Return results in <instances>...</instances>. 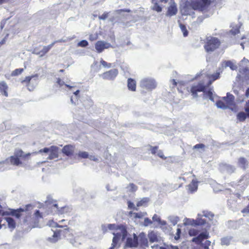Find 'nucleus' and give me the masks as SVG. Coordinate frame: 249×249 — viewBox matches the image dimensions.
I'll return each instance as SVG.
<instances>
[{
    "mask_svg": "<svg viewBox=\"0 0 249 249\" xmlns=\"http://www.w3.org/2000/svg\"><path fill=\"white\" fill-rule=\"evenodd\" d=\"M219 73L216 72V73L210 75H205L203 77L205 78L206 80H208V83L205 84L204 81L200 82L196 85H193L191 89V92L194 97H197L198 92L203 91L204 98H209L210 100L214 102V99L213 96V93L211 91H209L207 92L204 91V89L206 87L209 86L211 84L212 81L217 79L219 77Z\"/></svg>",
    "mask_w": 249,
    "mask_h": 249,
    "instance_id": "obj_1",
    "label": "nucleus"
},
{
    "mask_svg": "<svg viewBox=\"0 0 249 249\" xmlns=\"http://www.w3.org/2000/svg\"><path fill=\"white\" fill-rule=\"evenodd\" d=\"M114 237L112 239L111 246L108 249H117L120 247V241H123L127 235V231L123 226H120L113 232Z\"/></svg>",
    "mask_w": 249,
    "mask_h": 249,
    "instance_id": "obj_2",
    "label": "nucleus"
},
{
    "mask_svg": "<svg viewBox=\"0 0 249 249\" xmlns=\"http://www.w3.org/2000/svg\"><path fill=\"white\" fill-rule=\"evenodd\" d=\"M30 155V153L24 154L22 150L16 149L14 155L11 156L7 160H8V163L10 162L13 165L23 166V163L21 160H26Z\"/></svg>",
    "mask_w": 249,
    "mask_h": 249,
    "instance_id": "obj_3",
    "label": "nucleus"
},
{
    "mask_svg": "<svg viewBox=\"0 0 249 249\" xmlns=\"http://www.w3.org/2000/svg\"><path fill=\"white\" fill-rule=\"evenodd\" d=\"M157 83L155 80L151 77H145L142 78L140 83L141 88L144 90L147 91H151L157 87Z\"/></svg>",
    "mask_w": 249,
    "mask_h": 249,
    "instance_id": "obj_4",
    "label": "nucleus"
},
{
    "mask_svg": "<svg viewBox=\"0 0 249 249\" xmlns=\"http://www.w3.org/2000/svg\"><path fill=\"white\" fill-rule=\"evenodd\" d=\"M209 236V232L205 231L199 233L198 236L197 237L193 238L192 241L197 244L201 243L202 246L204 248V249H209V246L210 245L211 242L209 240H206L205 243H202V241L204 239L208 238Z\"/></svg>",
    "mask_w": 249,
    "mask_h": 249,
    "instance_id": "obj_5",
    "label": "nucleus"
},
{
    "mask_svg": "<svg viewBox=\"0 0 249 249\" xmlns=\"http://www.w3.org/2000/svg\"><path fill=\"white\" fill-rule=\"evenodd\" d=\"M207 40L204 48L208 53L214 51L220 45V41L217 38L210 37L207 38Z\"/></svg>",
    "mask_w": 249,
    "mask_h": 249,
    "instance_id": "obj_6",
    "label": "nucleus"
},
{
    "mask_svg": "<svg viewBox=\"0 0 249 249\" xmlns=\"http://www.w3.org/2000/svg\"><path fill=\"white\" fill-rule=\"evenodd\" d=\"M58 150L59 148L58 147L56 146H51L49 148L45 147L42 149H40L37 152V153H42L43 152L45 153H49V156L47 159L53 160L58 157Z\"/></svg>",
    "mask_w": 249,
    "mask_h": 249,
    "instance_id": "obj_7",
    "label": "nucleus"
},
{
    "mask_svg": "<svg viewBox=\"0 0 249 249\" xmlns=\"http://www.w3.org/2000/svg\"><path fill=\"white\" fill-rule=\"evenodd\" d=\"M196 4L194 2L190 3L186 2L181 9V13L184 15H191L194 13V10H197L195 8Z\"/></svg>",
    "mask_w": 249,
    "mask_h": 249,
    "instance_id": "obj_8",
    "label": "nucleus"
},
{
    "mask_svg": "<svg viewBox=\"0 0 249 249\" xmlns=\"http://www.w3.org/2000/svg\"><path fill=\"white\" fill-rule=\"evenodd\" d=\"M118 73V70L114 69L103 73L100 76L105 80H112L117 76Z\"/></svg>",
    "mask_w": 249,
    "mask_h": 249,
    "instance_id": "obj_9",
    "label": "nucleus"
},
{
    "mask_svg": "<svg viewBox=\"0 0 249 249\" xmlns=\"http://www.w3.org/2000/svg\"><path fill=\"white\" fill-rule=\"evenodd\" d=\"M169 6L167 8V11L166 16L168 17H172L177 14L178 12L177 5L174 0H171L169 3Z\"/></svg>",
    "mask_w": 249,
    "mask_h": 249,
    "instance_id": "obj_10",
    "label": "nucleus"
},
{
    "mask_svg": "<svg viewBox=\"0 0 249 249\" xmlns=\"http://www.w3.org/2000/svg\"><path fill=\"white\" fill-rule=\"evenodd\" d=\"M211 0H200L194 2L196 4L195 8H196L197 10L203 11L211 4Z\"/></svg>",
    "mask_w": 249,
    "mask_h": 249,
    "instance_id": "obj_11",
    "label": "nucleus"
},
{
    "mask_svg": "<svg viewBox=\"0 0 249 249\" xmlns=\"http://www.w3.org/2000/svg\"><path fill=\"white\" fill-rule=\"evenodd\" d=\"M111 45L104 41H98L95 44V48L98 53H101L105 49L109 48Z\"/></svg>",
    "mask_w": 249,
    "mask_h": 249,
    "instance_id": "obj_12",
    "label": "nucleus"
},
{
    "mask_svg": "<svg viewBox=\"0 0 249 249\" xmlns=\"http://www.w3.org/2000/svg\"><path fill=\"white\" fill-rule=\"evenodd\" d=\"M138 245V238L135 234H133V237H128L125 243L126 248L136 247Z\"/></svg>",
    "mask_w": 249,
    "mask_h": 249,
    "instance_id": "obj_13",
    "label": "nucleus"
},
{
    "mask_svg": "<svg viewBox=\"0 0 249 249\" xmlns=\"http://www.w3.org/2000/svg\"><path fill=\"white\" fill-rule=\"evenodd\" d=\"M168 0H152L153 6L152 9L158 12H160L162 11V7L159 4L160 3H166Z\"/></svg>",
    "mask_w": 249,
    "mask_h": 249,
    "instance_id": "obj_14",
    "label": "nucleus"
},
{
    "mask_svg": "<svg viewBox=\"0 0 249 249\" xmlns=\"http://www.w3.org/2000/svg\"><path fill=\"white\" fill-rule=\"evenodd\" d=\"M74 147L71 145H67L64 146L62 150V153L67 156H71L74 152Z\"/></svg>",
    "mask_w": 249,
    "mask_h": 249,
    "instance_id": "obj_15",
    "label": "nucleus"
},
{
    "mask_svg": "<svg viewBox=\"0 0 249 249\" xmlns=\"http://www.w3.org/2000/svg\"><path fill=\"white\" fill-rule=\"evenodd\" d=\"M223 99L226 102V104L230 107L234 104V97L232 94L228 93L227 96L223 98Z\"/></svg>",
    "mask_w": 249,
    "mask_h": 249,
    "instance_id": "obj_16",
    "label": "nucleus"
},
{
    "mask_svg": "<svg viewBox=\"0 0 249 249\" xmlns=\"http://www.w3.org/2000/svg\"><path fill=\"white\" fill-rule=\"evenodd\" d=\"M197 181L195 179H192L191 183L187 186L189 191L191 193L196 191L197 189Z\"/></svg>",
    "mask_w": 249,
    "mask_h": 249,
    "instance_id": "obj_17",
    "label": "nucleus"
},
{
    "mask_svg": "<svg viewBox=\"0 0 249 249\" xmlns=\"http://www.w3.org/2000/svg\"><path fill=\"white\" fill-rule=\"evenodd\" d=\"M138 241H139L141 245L147 246L148 241L146 237V235L144 233H141L138 236Z\"/></svg>",
    "mask_w": 249,
    "mask_h": 249,
    "instance_id": "obj_18",
    "label": "nucleus"
},
{
    "mask_svg": "<svg viewBox=\"0 0 249 249\" xmlns=\"http://www.w3.org/2000/svg\"><path fill=\"white\" fill-rule=\"evenodd\" d=\"M53 206L56 208L58 211L59 212V213L61 214L70 212L71 210V209L68 206L61 207L60 209H59V208L58 207L57 204H53Z\"/></svg>",
    "mask_w": 249,
    "mask_h": 249,
    "instance_id": "obj_19",
    "label": "nucleus"
},
{
    "mask_svg": "<svg viewBox=\"0 0 249 249\" xmlns=\"http://www.w3.org/2000/svg\"><path fill=\"white\" fill-rule=\"evenodd\" d=\"M54 43H52L50 45L47 46H43V49L40 51V57L43 56L46 53H47L50 50L53 46Z\"/></svg>",
    "mask_w": 249,
    "mask_h": 249,
    "instance_id": "obj_20",
    "label": "nucleus"
},
{
    "mask_svg": "<svg viewBox=\"0 0 249 249\" xmlns=\"http://www.w3.org/2000/svg\"><path fill=\"white\" fill-rule=\"evenodd\" d=\"M148 238L151 242H158L159 241L157 233L153 231L148 233Z\"/></svg>",
    "mask_w": 249,
    "mask_h": 249,
    "instance_id": "obj_21",
    "label": "nucleus"
},
{
    "mask_svg": "<svg viewBox=\"0 0 249 249\" xmlns=\"http://www.w3.org/2000/svg\"><path fill=\"white\" fill-rule=\"evenodd\" d=\"M136 81L131 79L129 78L127 80V87L129 89L132 91H135L136 90Z\"/></svg>",
    "mask_w": 249,
    "mask_h": 249,
    "instance_id": "obj_22",
    "label": "nucleus"
},
{
    "mask_svg": "<svg viewBox=\"0 0 249 249\" xmlns=\"http://www.w3.org/2000/svg\"><path fill=\"white\" fill-rule=\"evenodd\" d=\"M60 239V231H54L52 237H49L48 240L52 243H55Z\"/></svg>",
    "mask_w": 249,
    "mask_h": 249,
    "instance_id": "obj_23",
    "label": "nucleus"
},
{
    "mask_svg": "<svg viewBox=\"0 0 249 249\" xmlns=\"http://www.w3.org/2000/svg\"><path fill=\"white\" fill-rule=\"evenodd\" d=\"M25 211L24 209L19 208L17 210H13L11 212V213L13 215L15 216L17 218H18L20 217L21 214L20 213L23 212Z\"/></svg>",
    "mask_w": 249,
    "mask_h": 249,
    "instance_id": "obj_24",
    "label": "nucleus"
},
{
    "mask_svg": "<svg viewBox=\"0 0 249 249\" xmlns=\"http://www.w3.org/2000/svg\"><path fill=\"white\" fill-rule=\"evenodd\" d=\"M5 220L8 223V227L12 229H14L16 227V223L14 220L11 217L5 218Z\"/></svg>",
    "mask_w": 249,
    "mask_h": 249,
    "instance_id": "obj_25",
    "label": "nucleus"
},
{
    "mask_svg": "<svg viewBox=\"0 0 249 249\" xmlns=\"http://www.w3.org/2000/svg\"><path fill=\"white\" fill-rule=\"evenodd\" d=\"M247 118L246 113L241 111L237 114V119L239 122H244Z\"/></svg>",
    "mask_w": 249,
    "mask_h": 249,
    "instance_id": "obj_26",
    "label": "nucleus"
},
{
    "mask_svg": "<svg viewBox=\"0 0 249 249\" xmlns=\"http://www.w3.org/2000/svg\"><path fill=\"white\" fill-rule=\"evenodd\" d=\"M216 106L218 108L223 109L230 107L227 104L221 101H218L216 102Z\"/></svg>",
    "mask_w": 249,
    "mask_h": 249,
    "instance_id": "obj_27",
    "label": "nucleus"
},
{
    "mask_svg": "<svg viewBox=\"0 0 249 249\" xmlns=\"http://www.w3.org/2000/svg\"><path fill=\"white\" fill-rule=\"evenodd\" d=\"M225 65L226 67H229L232 70H236L237 69V66L231 61H226Z\"/></svg>",
    "mask_w": 249,
    "mask_h": 249,
    "instance_id": "obj_28",
    "label": "nucleus"
},
{
    "mask_svg": "<svg viewBox=\"0 0 249 249\" xmlns=\"http://www.w3.org/2000/svg\"><path fill=\"white\" fill-rule=\"evenodd\" d=\"M200 232V231L196 229H195V228H192L191 229H190V230L189 231V234L190 235V236H196L197 235H199V233Z\"/></svg>",
    "mask_w": 249,
    "mask_h": 249,
    "instance_id": "obj_29",
    "label": "nucleus"
},
{
    "mask_svg": "<svg viewBox=\"0 0 249 249\" xmlns=\"http://www.w3.org/2000/svg\"><path fill=\"white\" fill-rule=\"evenodd\" d=\"M196 221H199V220H194L192 219H186V221L184 222L185 225H190L196 226Z\"/></svg>",
    "mask_w": 249,
    "mask_h": 249,
    "instance_id": "obj_30",
    "label": "nucleus"
},
{
    "mask_svg": "<svg viewBox=\"0 0 249 249\" xmlns=\"http://www.w3.org/2000/svg\"><path fill=\"white\" fill-rule=\"evenodd\" d=\"M168 219L173 225L177 224L179 221L178 217L176 216H170L168 217Z\"/></svg>",
    "mask_w": 249,
    "mask_h": 249,
    "instance_id": "obj_31",
    "label": "nucleus"
},
{
    "mask_svg": "<svg viewBox=\"0 0 249 249\" xmlns=\"http://www.w3.org/2000/svg\"><path fill=\"white\" fill-rule=\"evenodd\" d=\"M56 82L60 87H61L63 85H65L67 87L69 88L70 89H71L72 88H73L75 87V86H74V85L70 86V85H68V84H65L64 82L62 81L60 79V78H59L57 79V82Z\"/></svg>",
    "mask_w": 249,
    "mask_h": 249,
    "instance_id": "obj_32",
    "label": "nucleus"
},
{
    "mask_svg": "<svg viewBox=\"0 0 249 249\" xmlns=\"http://www.w3.org/2000/svg\"><path fill=\"white\" fill-rule=\"evenodd\" d=\"M232 238L231 237H225L221 239V244L224 245H229Z\"/></svg>",
    "mask_w": 249,
    "mask_h": 249,
    "instance_id": "obj_33",
    "label": "nucleus"
},
{
    "mask_svg": "<svg viewBox=\"0 0 249 249\" xmlns=\"http://www.w3.org/2000/svg\"><path fill=\"white\" fill-rule=\"evenodd\" d=\"M223 169L229 173L233 172L235 170L234 167L227 164H225L223 166Z\"/></svg>",
    "mask_w": 249,
    "mask_h": 249,
    "instance_id": "obj_34",
    "label": "nucleus"
},
{
    "mask_svg": "<svg viewBox=\"0 0 249 249\" xmlns=\"http://www.w3.org/2000/svg\"><path fill=\"white\" fill-rule=\"evenodd\" d=\"M202 216H203V214H198V217L196 220H199V221H196L197 225H202L206 223L205 220L201 218Z\"/></svg>",
    "mask_w": 249,
    "mask_h": 249,
    "instance_id": "obj_35",
    "label": "nucleus"
},
{
    "mask_svg": "<svg viewBox=\"0 0 249 249\" xmlns=\"http://www.w3.org/2000/svg\"><path fill=\"white\" fill-rule=\"evenodd\" d=\"M8 164V160H6L4 161H2L0 162V171H4L6 168L5 167V165H7Z\"/></svg>",
    "mask_w": 249,
    "mask_h": 249,
    "instance_id": "obj_36",
    "label": "nucleus"
},
{
    "mask_svg": "<svg viewBox=\"0 0 249 249\" xmlns=\"http://www.w3.org/2000/svg\"><path fill=\"white\" fill-rule=\"evenodd\" d=\"M116 226L115 224H108L107 226L105 225L102 226V229L104 232L106 231L107 228L109 230H113L115 229Z\"/></svg>",
    "mask_w": 249,
    "mask_h": 249,
    "instance_id": "obj_37",
    "label": "nucleus"
},
{
    "mask_svg": "<svg viewBox=\"0 0 249 249\" xmlns=\"http://www.w3.org/2000/svg\"><path fill=\"white\" fill-rule=\"evenodd\" d=\"M127 189L130 192H135L137 190V187L133 183H130L127 187Z\"/></svg>",
    "mask_w": 249,
    "mask_h": 249,
    "instance_id": "obj_38",
    "label": "nucleus"
},
{
    "mask_svg": "<svg viewBox=\"0 0 249 249\" xmlns=\"http://www.w3.org/2000/svg\"><path fill=\"white\" fill-rule=\"evenodd\" d=\"M239 164L242 168H245L247 160L244 158H240L239 159Z\"/></svg>",
    "mask_w": 249,
    "mask_h": 249,
    "instance_id": "obj_39",
    "label": "nucleus"
},
{
    "mask_svg": "<svg viewBox=\"0 0 249 249\" xmlns=\"http://www.w3.org/2000/svg\"><path fill=\"white\" fill-rule=\"evenodd\" d=\"M180 28L183 33L184 36H188V32L187 30L186 29V26L182 24H179Z\"/></svg>",
    "mask_w": 249,
    "mask_h": 249,
    "instance_id": "obj_40",
    "label": "nucleus"
},
{
    "mask_svg": "<svg viewBox=\"0 0 249 249\" xmlns=\"http://www.w3.org/2000/svg\"><path fill=\"white\" fill-rule=\"evenodd\" d=\"M23 69H17L12 71L11 75L13 76H17L23 71Z\"/></svg>",
    "mask_w": 249,
    "mask_h": 249,
    "instance_id": "obj_41",
    "label": "nucleus"
},
{
    "mask_svg": "<svg viewBox=\"0 0 249 249\" xmlns=\"http://www.w3.org/2000/svg\"><path fill=\"white\" fill-rule=\"evenodd\" d=\"M100 63L104 68H110L112 67L111 63H107L104 61L103 59H101Z\"/></svg>",
    "mask_w": 249,
    "mask_h": 249,
    "instance_id": "obj_42",
    "label": "nucleus"
},
{
    "mask_svg": "<svg viewBox=\"0 0 249 249\" xmlns=\"http://www.w3.org/2000/svg\"><path fill=\"white\" fill-rule=\"evenodd\" d=\"M148 200L149 199L148 198H143L142 200L138 202L137 204V207L143 206L144 204L147 203Z\"/></svg>",
    "mask_w": 249,
    "mask_h": 249,
    "instance_id": "obj_43",
    "label": "nucleus"
},
{
    "mask_svg": "<svg viewBox=\"0 0 249 249\" xmlns=\"http://www.w3.org/2000/svg\"><path fill=\"white\" fill-rule=\"evenodd\" d=\"M37 76H38L37 74H36V75H32V76H27V77H26V78H25V79H24V80H22V81H21V82H22V83H25V82H26V83H29L30 82L31 80L33 78H34V77H37Z\"/></svg>",
    "mask_w": 249,
    "mask_h": 249,
    "instance_id": "obj_44",
    "label": "nucleus"
},
{
    "mask_svg": "<svg viewBox=\"0 0 249 249\" xmlns=\"http://www.w3.org/2000/svg\"><path fill=\"white\" fill-rule=\"evenodd\" d=\"M78 156L83 159L89 158V155L87 152H79L78 153Z\"/></svg>",
    "mask_w": 249,
    "mask_h": 249,
    "instance_id": "obj_45",
    "label": "nucleus"
},
{
    "mask_svg": "<svg viewBox=\"0 0 249 249\" xmlns=\"http://www.w3.org/2000/svg\"><path fill=\"white\" fill-rule=\"evenodd\" d=\"M88 45V42L86 40H83L78 43V46L84 47Z\"/></svg>",
    "mask_w": 249,
    "mask_h": 249,
    "instance_id": "obj_46",
    "label": "nucleus"
},
{
    "mask_svg": "<svg viewBox=\"0 0 249 249\" xmlns=\"http://www.w3.org/2000/svg\"><path fill=\"white\" fill-rule=\"evenodd\" d=\"M231 32L233 35H235L239 33V27L237 26H236V27L235 28H233L231 30Z\"/></svg>",
    "mask_w": 249,
    "mask_h": 249,
    "instance_id": "obj_47",
    "label": "nucleus"
},
{
    "mask_svg": "<svg viewBox=\"0 0 249 249\" xmlns=\"http://www.w3.org/2000/svg\"><path fill=\"white\" fill-rule=\"evenodd\" d=\"M203 216H205L206 217H208V218H210L211 217H213V213H211L203 212Z\"/></svg>",
    "mask_w": 249,
    "mask_h": 249,
    "instance_id": "obj_48",
    "label": "nucleus"
},
{
    "mask_svg": "<svg viewBox=\"0 0 249 249\" xmlns=\"http://www.w3.org/2000/svg\"><path fill=\"white\" fill-rule=\"evenodd\" d=\"M145 214H146L145 213H133L134 217L139 218L142 217L143 216H144L145 215Z\"/></svg>",
    "mask_w": 249,
    "mask_h": 249,
    "instance_id": "obj_49",
    "label": "nucleus"
},
{
    "mask_svg": "<svg viewBox=\"0 0 249 249\" xmlns=\"http://www.w3.org/2000/svg\"><path fill=\"white\" fill-rule=\"evenodd\" d=\"M7 86L5 83L2 82L0 83V89L1 90L3 91V90L7 89Z\"/></svg>",
    "mask_w": 249,
    "mask_h": 249,
    "instance_id": "obj_50",
    "label": "nucleus"
},
{
    "mask_svg": "<svg viewBox=\"0 0 249 249\" xmlns=\"http://www.w3.org/2000/svg\"><path fill=\"white\" fill-rule=\"evenodd\" d=\"M4 215L3 214V211H2V207L0 205V229L2 227V226L1 225V222L2 221V216Z\"/></svg>",
    "mask_w": 249,
    "mask_h": 249,
    "instance_id": "obj_51",
    "label": "nucleus"
},
{
    "mask_svg": "<svg viewBox=\"0 0 249 249\" xmlns=\"http://www.w3.org/2000/svg\"><path fill=\"white\" fill-rule=\"evenodd\" d=\"M108 17V13H104L103 15L99 17V18L101 20H105Z\"/></svg>",
    "mask_w": 249,
    "mask_h": 249,
    "instance_id": "obj_52",
    "label": "nucleus"
},
{
    "mask_svg": "<svg viewBox=\"0 0 249 249\" xmlns=\"http://www.w3.org/2000/svg\"><path fill=\"white\" fill-rule=\"evenodd\" d=\"M131 11L129 9H120L115 11V13L117 14H120L122 12H130Z\"/></svg>",
    "mask_w": 249,
    "mask_h": 249,
    "instance_id": "obj_53",
    "label": "nucleus"
},
{
    "mask_svg": "<svg viewBox=\"0 0 249 249\" xmlns=\"http://www.w3.org/2000/svg\"><path fill=\"white\" fill-rule=\"evenodd\" d=\"M157 155L160 157V158L163 159H165V157L164 156V155L163 154V152L160 151V150H159V151H157Z\"/></svg>",
    "mask_w": 249,
    "mask_h": 249,
    "instance_id": "obj_54",
    "label": "nucleus"
},
{
    "mask_svg": "<svg viewBox=\"0 0 249 249\" xmlns=\"http://www.w3.org/2000/svg\"><path fill=\"white\" fill-rule=\"evenodd\" d=\"M32 53L36 54H40V52L39 51L37 47H36L34 49Z\"/></svg>",
    "mask_w": 249,
    "mask_h": 249,
    "instance_id": "obj_55",
    "label": "nucleus"
},
{
    "mask_svg": "<svg viewBox=\"0 0 249 249\" xmlns=\"http://www.w3.org/2000/svg\"><path fill=\"white\" fill-rule=\"evenodd\" d=\"M151 151L152 154H156V153H157L158 147L157 146L151 147Z\"/></svg>",
    "mask_w": 249,
    "mask_h": 249,
    "instance_id": "obj_56",
    "label": "nucleus"
},
{
    "mask_svg": "<svg viewBox=\"0 0 249 249\" xmlns=\"http://www.w3.org/2000/svg\"><path fill=\"white\" fill-rule=\"evenodd\" d=\"M152 219L155 221H157L159 222V221H160V218L157 214H154L152 217Z\"/></svg>",
    "mask_w": 249,
    "mask_h": 249,
    "instance_id": "obj_57",
    "label": "nucleus"
},
{
    "mask_svg": "<svg viewBox=\"0 0 249 249\" xmlns=\"http://www.w3.org/2000/svg\"><path fill=\"white\" fill-rule=\"evenodd\" d=\"M152 223V221L148 218H146L144 219V225L145 226H148V225Z\"/></svg>",
    "mask_w": 249,
    "mask_h": 249,
    "instance_id": "obj_58",
    "label": "nucleus"
},
{
    "mask_svg": "<svg viewBox=\"0 0 249 249\" xmlns=\"http://www.w3.org/2000/svg\"><path fill=\"white\" fill-rule=\"evenodd\" d=\"M205 147L203 144H197L194 146V148L196 149L203 148Z\"/></svg>",
    "mask_w": 249,
    "mask_h": 249,
    "instance_id": "obj_59",
    "label": "nucleus"
},
{
    "mask_svg": "<svg viewBox=\"0 0 249 249\" xmlns=\"http://www.w3.org/2000/svg\"><path fill=\"white\" fill-rule=\"evenodd\" d=\"M53 200L52 199H51L50 197H48L47 198V200L45 201V203L47 205H51L53 204Z\"/></svg>",
    "mask_w": 249,
    "mask_h": 249,
    "instance_id": "obj_60",
    "label": "nucleus"
},
{
    "mask_svg": "<svg viewBox=\"0 0 249 249\" xmlns=\"http://www.w3.org/2000/svg\"><path fill=\"white\" fill-rule=\"evenodd\" d=\"M35 215L36 217L37 218L42 217V216L38 210H36V212L35 213Z\"/></svg>",
    "mask_w": 249,
    "mask_h": 249,
    "instance_id": "obj_61",
    "label": "nucleus"
},
{
    "mask_svg": "<svg viewBox=\"0 0 249 249\" xmlns=\"http://www.w3.org/2000/svg\"><path fill=\"white\" fill-rule=\"evenodd\" d=\"M68 39H59V40H56V41H54V42H53V43H54V45L56 43H59V42H66L68 41Z\"/></svg>",
    "mask_w": 249,
    "mask_h": 249,
    "instance_id": "obj_62",
    "label": "nucleus"
},
{
    "mask_svg": "<svg viewBox=\"0 0 249 249\" xmlns=\"http://www.w3.org/2000/svg\"><path fill=\"white\" fill-rule=\"evenodd\" d=\"M242 212L243 213H249V205L245 208L242 210Z\"/></svg>",
    "mask_w": 249,
    "mask_h": 249,
    "instance_id": "obj_63",
    "label": "nucleus"
},
{
    "mask_svg": "<svg viewBox=\"0 0 249 249\" xmlns=\"http://www.w3.org/2000/svg\"><path fill=\"white\" fill-rule=\"evenodd\" d=\"M245 111L246 112L247 117L249 118V107H248L245 108Z\"/></svg>",
    "mask_w": 249,
    "mask_h": 249,
    "instance_id": "obj_64",
    "label": "nucleus"
}]
</instances>
